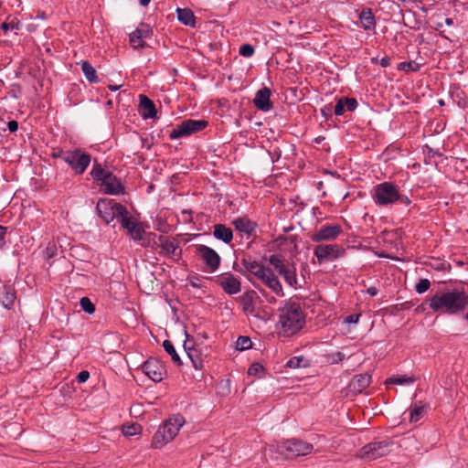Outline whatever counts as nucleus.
Returning <instances> with one entry per match:
<instances>
[{
    "label": "nucleus",
    "instance_id": "obj_1",
    "mask_svg": "<svg viewBox=\"0 0 468 468\" xmlns=\"http://www.w3.org/2000/svg\"><path fill=\"white\" fill-rule=\"evenodd\" d=\"M468 303V295L463 290L452 289L436 293L429 300L430 308L435 313L456 314L463 312Z\"/></svg>",
    "mask_w": 468,
    "mask_h": 468
},
{
    "label": "nucleus",
    "instance_id": "obj_2",
    "mask_svg": "<svg viewBox=\"0 0 468 468\" xmlns=\"http://www.w3.org/2000/svg\"><path fill=\"white\" fill-rule=\"evenodd\" d=\"M281 333L291 336L300 331L305 324V315L299 303L288 301L279 309Z\"/></svg>",
    "mask_w": 468,
    "mask_h": 468
},
{
    "label": "nucleus",
    "instance_id": "obj_3",
    "mask_svg": "<svg viewBox=\"0 0 468 468\" xmlns=\"http://www.w3.org/2000/svg\"><path fill=\"white\" fill-rule=\"evenodd\" d=\"M186 420L181 414H175L161 425L152 438V446L160 449L177 435Z\"/></svg>",
    "mask_w": 468,
    "mask_h": 468
},
{
    "label": "nucleus",
    "instance_id": "obj_4",
    "mask_svg": "<svg viewBox=\"0 0 468 468\" xmlns=\"http://www.w3.org/2000/svg\"><path fill=\"white\" fill-rule=\"evenodd\" d=\"M92 178L101 183L102 191L107 195H119L124 193V186L121 180L112 172L104 170L98 163L93 165L90 172Z\"/></svg>",
    "mask_w": 468,
    "mask_h": 468
},
{
    "label": "nucleus",
    "instance_id": "obj_5",
    "mask_svg": "<svg viewBox=\"0 0 468 468\" xmlns=\"http://www.w3.org/2000/svg\"><path fill=\"white\" fill-rule=\"evenodd\" d=\"M399 187L391 182H383L374 186L372 198L378 206L386 207L397 203Z\"/></svg>",
    "mask_w": 468,
    "mask_h": 468
},
{
    "label": "nucleus",
    "instance_id": "obj_6",
    "mask_svg": "<svg viewBox=\"0 0 468 468\" xmlns=\"http://www.w3.org/2000/svg\"><path fill=\"white\" fill-rule=\"evenodd\" d=\"M96 210L106 224L111 223L114 218L120 220L122 216L128 214V210L123 205L109 198L100 199Z\"/></svg>",
    "mask_w": 468,
    "mask_h": 468
},
{
    "label": "nucleus",
    "instance_id": "obj_7",
    "mask_svg": "<svg viewBox=\"0 0 468 468\" xmlns=\"http://www.w3.org/2000/svg\"><path fill=\"white\" fill-rule=\"evenodd\" d=\"M313 449V444L295 438L281 441L277 445V452L288 459L308 455Z\"/></svg>",
    "mask_w": 468,
    "mask_h": 468
},
{
    "label": "nucleus",
    "instance_id": "obj_8",
    "mask_svg": "<svg viewBox=\"0 0 468 468\" xmlns=\"http://www.w3.org/2000/svg\"><path fill=\"white\" fill-rule=\"evenodd\" d=\"M394 442L390 440L374 441L362 447L356 456L366 461H374L392 452Z\"/></svg>",
    "mask_w": 468,
    "mask_h": 468
},
{
    "label": "nucleus",
    "instance_id": "obj_9",
    "mask_svg": "<svg viewBox=\"0 0 468 468\" xmlns=\"http://www.w3.org/2000/svg\"><path fill=\"white\" fill-rule=\"evenodd\" d=\"M149 235L156 237L157 239L154 240V244L160 249L158 251L159 255L166 256L176 261L181 259L182 250L179 249V243L176 238L164 235L156 236L154 233H149Z\"/></svg>",
    "mask_w": 468,
    "mask_h": 468
},
{
    "label": "nucleus",
    "instance_id": "obj_10",
    "mask_svg": "<svg viewBox=\"0 0 468 468\" xmlns=\"http://www.w3.org/2000/svg\"><path fill=\"white\" fill-rule=\"evenodd\" d=\"M208 125L206 120L186 119L178 123L171 132V139H178L189 136L195 133L203 131Z\"/></svg>",
    "mask_w": 468,
    "mask_h": 468
},
{
    "label": "nucleus",
    "instance_id": "obj_11",
    "mask_svg": "<svg viewBox=\"0 0 468 468\" xmlns=\"http://www.w3.org/2000/svg\"><path fill=\"white\" fill-rule=\"evenodd\" d=\"M269 262L278 271V273L283 277L284 281L289 286L296 288L297 278L296 269L294 264L285 263L284 261L280 259L277 255H271L269 258Z\"/></svg>",
    "mask_w": 468,
    "mask_h": 468
},
{
    "label": "nucleus",
    "instance_id": "obj_12",
    "mask_svg": "<svg viewBox=\"0 0 468 468\" xmlns=\"http://www.w3.org/2000/svg\"><path fill=\"white\" fill-rule=\"evenodd\" d=\"M91 156L90 154L83 152L81 149L68 151L65 155V163L77 174L82 175L90 163Z\"/></svg>",
    "mask_w": 468,
    "mask_h": 468
},
{
    "label": "nucleus",
    "instance_id": "obj_13",
    "mask_svg": "<svg viewBox=\"0 0 468 468\" xmlns=\"http://www.w3.org/2000/svg\"><path fill=\"white\" fill-rule=\"evenodd\" d=\"M345 252V249L338 244H320L314 250V254L320 264L326 261H334L343 257Z\"/></svg>",
    "mask_w": 468,
    "mask_h": 468
},
{
    "label": "nucleus",
    "instance_id": "obj_14",
    "mask_svg": "<svg viewBox=\"0 0 468 468\" xmlns=\"http://www.w3.org/2000/svg\"><path fill=\"white\" fill-rule=\"evenodd\" d=\"M196 254L206 263V265L215 271L220 265V257L216 250L208 246L197 244L195 246Z\"/></svg>",
    "mask_w": 468,
    "mask_h": 468
},
{
    "label": "nucleus",
    "instance_id": "obj_15",
    "mask_svg": "<svg viewBox=\"0 0 468 468\" xmlns=\"http://www.w3.org/2000/svg\"><path fill=\"white\" fill-rule=\"evenodd\" d=\"M142 371L154 382H160L163 380L166 374V370L163 363L153 357H150L142 365Z\"/></svg>",
    "mask_w": 468,
    "mask_h": 468
},
{
    "label": "nucleus",
    "instance_id": "obj_16",
    "mask_svg": "<svg viewBox=\"0 0 468 468\" xmlns=\"http://www.w3.org/2000/svg\"><path fill=\"white\" fill-rule=\"evenodd\" d=\"M119 222L133 240L140 241L144 239L145 230L143 224L138 223L133 217L129 216V213L122 216Z\"/></svg>",
    "mask_w": 468,
    "mask_h": 468
},
{
    "label": "nucleus",
    "instance_id": "obj_17",
    "mask_svg": "<svg viewBox=\"0 0 468 468\" xmlns=\"http://www.w3.org/2000/svg\"><path fill=\"white\" fill-rule=\"evenodd\" d=\"M341 226L325 225L321 227L318 230L311 235V239L314 242H321L323 240H334L342 233Z\"/></svg>",
    "mask_w": 468,
    "mask_h": 468
},
{
    "label": "nucleus",
    "instance_id": "obj_18",
    "mask_svg": "<svg viewBox=\"0 0 468 468\" xmlns=\"http://www.w3.org/2000/svg\"><path fill=\"white\" fill-rule=\"evenodd\" d=\"M218 283L228 294L232 295L240 292L241 285L239 279L231 273L221 275L218 280Z\"/></svg>",
    "mask_w": 468,
    "mask_h": 468
},
{
    "label": "nucleus",
    "instance_id": "obj_19",
    "mask_svg": "<svg viewBox=\"0 0 468 468\" xmlns=\"http://www.w3.org/2000/svg\"><path fill=\"white\" fill-rule=\"evenodd\" d=\"M259 280H261L277 296L282 297L284 295L280 281L270 268H267V270L261 274Z\"/></svg>",
    "mask_w": 468,
    "mask_h": 468
},
{
    "label": "nucleus",
    "instance_id": "obj_20",
    "mask_svg": "<svg viewBox=\"0 0 468 468\" xmlns=\"http://www.w3.org/2000/svg\"><path fill=\"white\" fill-rule=\"evenodd\" d=\"M235 229L247 236L248 238L254 235L257 229V223L250 220L248 217H239L232 221Z\"/></svg>",
    "mask_w": 468,
    "mask_h": 468
},
{
    "label": "nucleus",
    "instance_id": "obj_21",
    "mask_svg": "<svg viewBox=\"0 0 468 468\" xmlns=\"http://www.w3.org/2000/svg\"><path fill=\"white\" fill-rule=\"evenodd\" d=\"M152 29L148 25L142 24L141 27L130 34V43L133 48H142L145 46L144 38L150 37Z\"/></svg>",
    "mask_w": 468,
    "mask_h": 468
},
{
    "label": "nucleus",
    "instance_id": "obj_22",
    "mask_svg": "<svg viewBox=\"0 0 468 468\" xmlns=\"http://www.w3.org/2000/svg\"><path fill=\"white\" fill-rule=\"evenodd\" d=\"M271 90L263 87L256 92L253 103L255 107L262 112H269L272 108V103L270 100Z\"/></svg>",
    "mask_w": 468,
    "mask_h": 468
},
{
    "label": "nucleus",
    "instance_id": "obj_23",
    "mask_svg": "<svg viewBox=\"0 0 468 468\" xmlns=\"http://www.w3.org/2000/svg\"><path fill=\"white\" fill-rule=\"evenodd\" d=\"M184 348L192 361L194 367L196 369H202L204 361L201 353L197 349L194 342L188 338V335H186V340L184 343Z\"/></svg>",
    "mask_w": 468,
    "mask_h": 468
},
{
    "label": "nucleus",
    "instance_id": "obj_24",
    "mask_svg": "<svg viewBox=\"0 0 468 468\" xmlns=\"http://www.w3.org/2000/svg\"><path fill=\"white\" fill-rule=\"evenodd\" d=\"M139 112L144 119H153L156 116V108L154 102L150 100L146 95L140 94Z\"/></svg>",
    "mask_w": 468,
    "mask_h": 468
},
{
    "label": "nucleus",
    "instance_id": "obj_25",
    "mask_svg": "<svg viewBox=\"0 0 468 468\" xmlns=\"http://www.w3.org/2000/svg\"><path fill=\"white\" fill-rule=\"evenodd\" d=\"M358 103L355 98L341 97L337 100L334 107V112L337 116L343 115L346 111L353 112L356 109Z\"/></svg>",
    "mask_w": 468,
    "mask_h": 468
},
{
    "label": "nucleus",
    "instance_id": "obj_26",
    "mask_svg": "<svg viewBox=\"0 0 468 468\" xmlns=\"http://www.w3.org/2000/svg\"><path fill=\"white\" fill-rule=\"evenodd\" d=\"M258 299V294L255 291L250 290L245 292L239 297V303L242 310L246 314H252L255 311V301Z\"/></svg>",
    "mask_w": 468,
    "mask_h": 468
},
{
    "label": "nucleus",
    "instance_id": "obj_27",
    "mask_svg": "<svg viewBox=\"0 0 468 468\" xmlns=\"http://www.w3.org/2000/svg\"><path fill=\"white\" fill-rule=\"evenodd\" d=\"M371 382V376L368 374H360L353 378L350 382L349 388L356 393H361L367 388Z\"/></svg>",
    "mask_w": 468,
    "mask_h": 468
},
{
    "label": "nucleus",
    "instance_id": "obj_28",
    "mask_svg": "<svg viewBox=\"0 0 468 468\" xmlns=\"http://www.w3.org/2000/svg\"><path fill=\"white\" fill-rule=\"evenodd\" d=\"M213 235L217 239L222 240L227 244H229L233 239L231 229L223 224H216L214 226Z\"/></svg>",
    "mask_w": 468,
    "mask_h": 468
},
{
    "label": "nucleus",
    "instance_id": "obj_29",
    "mask_svg": "<svg viewBox=\"0 0 468 468\" xmlns=\"http://www.w3.org/2000/svg\"><path fill=\"white\" fill-rule=\"evenodd\" d=\"M241 264L246 269L247 271L253 274L258 279L267 270L266 267H264L256 261H251L250 259H242Z\"/></svg>",
    "mask_w": 468,
    "mask_h": 468
},
{
    "label": "nucleus",
    "instance_id": "obj_30",
    "mask_svg": "<svg viewBox=\"0 0 468 468\" xmlns=\"http://www.w3.org/2000/svg\"><path fill=\"white\" fill-rule=\"evenodd\" d=\"M16 299V290L11 285H5L3 288V296L1 299L2 305L7 309L10 310Z\"/></svg>",
    "mask_w": 468,
    "mask_h": 468
},
{
    "label": "nucleus",
    "instance_id": "obj_31",
    "mask_svg": "<svg viewBox=\"0 0 468 468\" xmlns=\"http://www.w3.org/2000/svg\"><path fill=\"white\" fill-rule=\"evenodd\" d=\"M359 20L365 30H372L375 28V17L370 9L363 10L359 15Z\"/></svg>",
    "mask_w": 468,
    "mask_h": 468
},
{
    "label": "nucleus",
    "instance_id": "obj_32",
    "mask_svg": "<svg viewBox=\"0 0 468 468\" xmlns=\"http://www.w3.org/2000/svg\"><path fill=\"white\" fill-rule=\"evenodd\" d=\"M177 18L185 26L195 27V16L189 8H177Z\"/></svg>",
    "mask_w": 468,
    "mask_h": 468
},
{
    "label": "nucleus",
    "instance_id": "obj_33",
    "mask_svg": "<svg viewBox=\"0 0 468 468\" xmlns=\"http://www.w3.org/2000/svg\"><path fill=\"white\" fill-rule=\"evenodd\" d=\"M81 69L86 77V79L91 83L99 82V78L96 73V69L94 67L90 64L88 61H82Z\"/></svg>",
    "mask_w": 468,
    "mask_h": 468
},
{
    "label": "nucleus",
    "instance_id": "obj_34",
    "mask_svg": "<svg viewBox=\"0 0 468 468\" xmlns=\"http://www.w3.org/2000/svg\"><path fill=\"white\" fill-rule=\"evenodd\" d=\"M163 346H164L165 352L171 356L172 360L174 361V363L178 365V366H181L182 362H181L180 356L176 353V348H175L173 343L171 341H169V340H165L163 342Z\"/></svg>",
    "mask_w": 468,
    "mask_h": 468
},
{
    "label": "nucleus",
    "instance_id": "obj_35",
    "mask_svg": "<svg viewBox=\"0 0 468 468\" xmlns=\"http://www.w3.org/2000/svg\"><path fill=\"white\" fill-rule=\"evenodd\" d=\"M426 412V410L423 406L415 404L410 409V422H417L419 421L424 413Z\"/></svg>",
    "mask_w": 468,
    "mask_h": 468
},
{
    "label": "nucleus",
    "instance_id": "obj_36",
    "mask_svg": "<svg viewBox=\"0 0 468 468\" xmlns=\"http://www.w3.org/2000/svg\"><path fill=\"white\" fill-rule=\"evenodd\" d=\"M414 381L415 378L412 377L393 376L386 380V384L405 385L412 384Z\"/></svg>",
    "mask_w": 468,
    "mask_h": 468
},
{
    "label": "nucleus",
    "instance_id": "obj_37",
    "mask_svg": "<svg viewBox=\"0 0 468 468\" xmlns=\"http://www.w3.org/2000/svg\"><path fill=\"white\" fill-rule=\"evenodd\" d=\"M420 69V64L416 63L415 61L401 62L398 66V69L408 72H416L419 71Z\"/></svg>",
    "mask_w": 468,
    "mask_h": 468
},
{
    "label": "nucleus",
    "instance_id": "obj_38",
    "mask_svg": "<svg viewBox=\"0 0 468 468\" xmlns=\"http://www.w3.org/2000/svg\"><path fill=\"white\" fill-rule=\"evenodd\" d=\"M251 345L252 343L249 336H239L236 341V348L239 351L250 349Z\"/></svg>",
    "mask_w": 468,
    "mask_h": 468
},
{
    "label": "nucleus",
    "instance_id": "obj_39",
    "mask_svg": "<svg viewBox=\"0 0 468 468\" xmlns=\"http://www.w3.org/2000/svg\"><path fill=\"white\" fill-rule=\"evenodd\" d=\"M80 304L82 310L89 314L95 312V306L88 297H82L80 301Z\"/></svg>",
    "mask_w": 468,
    "mask_h": 468
},
{
    "label": "nucleus",
    "instance_id": "obj_40",
    "mask_svg": "<svg viewBox=\"0 0 468 468\" xmlns=\"http://www.w3.org/2000/svg\"><path fill=\"white\" fill-rule=\"evenodd\" d=\"M303 361H305L303 356H292L287 361L286 367L290 368H299L303 366ZM305 366L304 364L303 367Z\"/></svg>",
    "mask_w": 468,
    "mask_h": 468
},
{
    "label": "nucleus",
    "instance_id": "obj_41",
    "mask_svg": "<svg viewBox=\"0 0 468 468\" xmlns=\"http://www.w3.org/2000/svg\"><path fill=\"white\" fill-rule=\"evenodd\" d=\"M431 286V282L428 279H420V282L416 284L415 290L418 293H424L429 290Z\"/></svg>",
    "mask_w": 468,
    "mask_h": 468
},
{
    "label": "nucleus",
    "instance_id": "obj_42",
    "mask_svg": "<svg viewBox=\"0 0 468 468\" xmlns=\"http://www.w3.org/2000/svg\"><path fill=\"white\" fill-rule=\"evenodd\" d=\"M239 54L245 58H250L254 54V48L250 44L241 45Z\"/></svg>",
    "mask_w": 468,
    "mask_h": 468
},
{
    "label": "nucleus",
    "instance_id": "obj_43",
    "mask_svg": "<svg viewBox=\"0 0 468 468\" xmlns=\"http://www.w3.org/2000/svg\"><path fill=\"white\" fill-rule=\"evenodd\" d=\"M20 23L16 19H13L10 22H4L1 25V28L6 32L7 30H14V29H19Z\"/></svg>",
    "mask_w": 468,
    "mask_h": 468
},
{
    "label": "nucleus",
    "instance_id": "obj_44",
    "mask_svg": "<svg viewBox=\"0 0 468 468\" xmlns=\"http://www.w3.org/2000/svg\"><path fill=\"white\" fill-rule=\"evenodd\" d=\"M264 370V367L260 363H253L248 369L250 376H260Z\"/></svg>",
    "mask_w": 468,
    "mask_h": 468
},
{
    "label": "nucleus",
    "instance_id": "obj_45",
    "mask_svg": "<svg viewBox=\"0 0 468 468\" xmlns=\"http://www.w3.org/2000/svg\"><path fill=\"white\" fill-rule=\"evenodd\" d=\"M140 429L139 426L136 425H130L127 427H123L122 433L125 436H133L138 432V430Z\"/></svg>",
    "mask_w": 468,
    "mask_h": 468
},
{
    "label": "nucleus",
    "instance_id": "obj_46",
    "mask_svg": "<svg viewBox=\"0 0 468 468\" xmlns=\"http://www.w3.org/2000/svg\"><path fill=\"white\" fill-rule=\"evenodd\" d=\"M345 358V354L342 352H336L332 355H330V361L332 364H336L338 362H341Z\"/></svg>",
    "mask_w": 468,
    "mask_h": 468
},
{
    "label": "nucleus",
    "instance_id": "obj_47",
    "mask_svg": "<svg viewBox=\"0 0 468 468\" xmlns=\"http://www.w3.org/2000/svg\"><path fill=\"white\" fill-rule=\"evenodd\" d=\"M89 378H90V373H89V371H87V370H82V371H80V372L78 374V376H77L76 379H77V381H78L79 383H84V382H86V381L89 379Z\"/></svg>",
    "mask_w": 468,
    "mask_h": 468
},
{
    "label": "nucleus",
    "instance_id": "obj_48",
    "mask_svg": "<svg viewBox=\"0 0 468 468\" xmlns=\"http://www.w3.org/2000/svg\"><path fill=\"white\" fill-rule=\"evenodd\" d=\"M360 314H352L347 315L345 318V323L346 324H356L359 320Z\"/></svg>",
    "mask_w": 468,
    "mask_h": 468
},
{
    "label": "nucleus",
    "instance_id": "obj_49",
    "mask_svg": "<svg viewBox=\"0 0 468 468\" xmlns=\"http://www.w3.org/2000/svg\"><path fill=\"white\" fill-rule=\"evenodd\" d=\"M6 230L7 229L5 227L0 225V249L5 244Z\"/></svg>",
    "mask_w": 468,
    "mask_h": 468
},
{
    "label": "nucleus",
    "instance_id": "obj_50",
    "mask_svg": "<svg viewBox=\"0 0 468 468\" xmlns=\"http://www.w3.org/2000/svg\"><path fill=\"white\" fill-rule=\"evenodd\" d=\"M68 154V151H63L61 149L58 151H54L52 156L54 158H61L65 162V155Z\"/></svg>",
    "mask_w": 468,
    "mask_h": 468
},
{
    "label": "nucleus",
    "instance_id": "obj_51",
    "mask_svg": "<svg viewBox=\"0 0 468 468\" xmlns=\"http://www.w3.org/2000/svg\"><path fill=\"white\" fill-rule=\"evenodd\" d=\"M7 127L11 133H15L18 129V122L16 121H10L7 123Z\"/></svg>",
    "mask_w": 468,
    "mask_h": 468
},
{
    "label": "nucleus",
    "instance_id": "obj_52",
    "mask_svg": "<svg viewBox=\"0 0 468 468\" xmlns=\"http://www.w3.org/2000/svg\"><path fill=\"white\" fill-rule=\"evenodd\" d=\"M397 203L405 204L406 206H409L411 201L407 196H403L399 193V197L398 198Z\"/></svg>",
    "mask_w": 468,
    "mask_h": 468
},
{
    "label": "nucleus",
    "instance_id": "obj_53",
    "mask_svg": "<svg viewBox=\"0 0 468 468\" xmlns=\"http://www.w3.org/2000/svg\"><path fill=\"white\" fill-rule=\"evenodd\" d=\"M332 110H333V107L332 105H325L323 109H321V112L324 116L327 117L328 115L331 114L332 112Z\"/></svg>",
    "mask_w": 468,
    "mask_h": 468
},
{
    "label": "nucleus",
    "instance_id": "obj_54",
    "mask_svg": "<svg viewBox=\"0 0 468 468\" xmlns=\"http://www.w3.org/2000/svg\"><path fill=\"white\" fill-rule=\"evenodd\" d=\"M272 161H277L281 157V151L279 149H273L271 153Z\"/></svg>",
    "mask_w": 468,
    "mask_h": 468
},
{
    "label": "nucleus",
    "instance_id": "obj_55",
    "mask_svg": "<svg viewBox=\"0 0 468 468\" xmlns=\"http://www.w3.org/2000/svg\"><path fill=\"white\" fill-rule=\"evenodd\" d=\"M390 58L388 57H384L380 59V65L383 68H387L390 65Z\"/></svg>",
    "mask_w": 468,
    "mask_h": 468
},
{
    "label": "nucleus",
    "instance_id": "obj_56",
    "mask_svg": "<svg viewBox=\"0 0 468 468\" xmlns=\"http://www.w3.org/2000/svg\"><path fill=\"white\" fill-rule=\"evenodd\" d=\"M367 293L371 296H375L378 294V289L376 287H369L367 289Z\"/></svg>",
    "mask_w": 468,
    "mask_h": 468
},
{
    "label": "nucleus",
    "instance_id": "obj_57",
    "mask_svg": "<svg viewBox=\"0 0 468 468\" xmlns=\"http://www.w3.org/2000/svg\"><path fill=\"white\" fill-rule=\"evenodd\" d=\"M108 88H109L112 91H116V90H118L121 88V86H119V85H109V87H108Z\"/></svg>",
    "mask_w": 468,
    "mask_h": 468
},
{
    "label": "nucleus",
    "instance_id": "obj_58",
    "mask_svg": "<svg viewBox=\"0 0 468 468\" xmlns=\"http://www.w3.org/2000/svg\"><path fill=\"white\" fill-rule=\"evenodd\" d=\"M444 22L447 26H452L453 24L452 18L450 17L445 18Z\"/></svg>",
    "mask_w": 468,
    "mask_h": 468
},
{
    "label": "nucleus",
    "instance_id": "obj_59",
    "mask_svg": "<svg viewBox=\"0 0 468 468\" xmlns=\"http://www.w3.org/2000/svg\"><path fill=\"white\" fill-rule=\"evenodd\" d=\"M151 0H140V4L143 5V6H146L148 5V4L150 3Z\"/></svg>",
    "mask_w": 468,
    "mask_h": 468
},
{
    "label": "nucleus",
    "instance_id": "obj_60",
    "mask_svg": "<svg viewBox=\"0 0 468 468\" xmlns=\"http://www.w3.org/2000/svg\"><path fill=\"white\" fill-rule=\"evenodd\" d=\"M323 140H324V137H318L314 141H315V143L320 144Z\"/></svg>",
    "mask_w": 468,
    "mask_h": 468
},
{
    "label": "nucleus",
    "instance_id": "obj_61",
    "mask_svg": "<svg viewBox=\"0 0 468 468\" xmlns=\"http://www.w3.org/2000/svg\"><path fill=\"white\" fill-rule=\"evenodd\" d=\"M441 27H442V24H441V23H438V24H437V28Z\"/></svg>",
    "mask_w": 468,
    "mask_h": 468
}]
</instances>
